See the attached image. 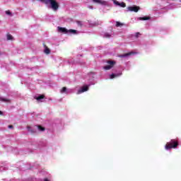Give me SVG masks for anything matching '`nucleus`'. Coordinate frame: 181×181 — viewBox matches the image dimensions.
<instances>
[{"instance_id": "5", "label": "nucleus", "mask_w": 181, "mask_h": 181, "mask_svg": "<svg viewBox=\"0 0 181 181\" xmlns=\"http://www.w3.org/2000/svg\"><path fill=\"white\" fill-rule=\"evenodd\" d=\"M94 4L102 5L103 6H110V1L103 0H92Z\"/></svg>"}, {"instance_id": "26", "label": "nucleus", "mask_w": 181, "mask_h": 181, "mask_svg": "<svg viewBox=\"0 0 181 181\" xmlns=\"http://www.w3.org/2000/svg\"><path fill=\"white\" fill-rule=\"evenodd\" d=\"M44 181H50V180L49 179H47V178H45Z\"/></svg>"}, {"instance_id": "18", "label": "nucleus", "mask_w": 181, "mask_h": 181, "mask_svg": "<svg viewBox=\"0 0 181 181\" xmlns=\"http://www.w3.org/2000/svg\"><path fill=\"white\" fill-rule=\"evenodd\" d=\"M0 101H3L4 103H9V100L4 98H0Z\"/></svg>"}, {"instance_id": "14", "label": "nucleus", "mask_w": 181, "mask_h": 181, "mask_svg": "<svg viewBox=\"0 0 181 181\" xmlns=\"http://www.w3.org/2000/svg\"><path fill=\"white\" fill-rule=\"evenodd\" d=\"M44 52L45 53V54H50V49L47 47H45Z\"/></svg>"}, {"instance_id": "27", "label": "nucleus", "mask_w": 181, "mask_h": 181, "mask_svg": "<svg viewBox=\"0 0 181 181\" xmlns=\"http://www.w3.org/2000/svg\"><path fill=\"white\" fill-rule=\"evenodd\" d=\"M139 35V33H136V37H138V35Z\"/></svg>"}, {"instance_id": "16", "label": "nucleus", "mask_w": 181, "mask_h": 181, "mask_svg": "<svg viewBox=\"0 0 181 181\" xmlns=\"http://www.w3.org/2000/svg\"><path fill=\"white\" fill-rule=\"evenodd\" d=\"M111 37V35L108 33H105L104 35H103V37H106V38H110Z\"/></svg>"}, {"instance_id": "22", "label": "nucleus", "mask_w": 181, "mask_h": 181, "mask_svg": "<svg viewBox=\"0 0 181 181\" xmlns=\"http://www.w3.org/2000/svg\"><path fill=\"white\" fill-rule=\"evenodd\" d=\"M77 25H78V26L81 27V26H83V22L82 21H77Z\"/></svg>"}, {"instance_id": "11", "label": "nucleus", "mask_w": 181, "mask_h": 181, "mask_svg": "<svg viewBox=\"0 0 181 181\" xmlns=\"http://www.w3.org/2000/svg\"><path fill=\"white\" fill-rule=\"evenodd\" d=\"M35 129H37L38 131H40V132H43V131H45V127L38 125L35 126Z\"/></svg>"}, {"instance_id": "13", "label": "nucleus", "mask_w": 181, "mask_h": 181, "mask_svg": "<svg viewBox=\"0 0 181 181\" xmlns=\"http://www.w3.org/2000/svg\"><path fill=\"white\" fill-rule=\"evenodd\" d=\"M150 19H151V18H149L148 16L140 17L139 18V21H149Z\"/></svg>"}, {"instance_id": "24", "label": "nucleus", "mask_w": 181, "mask_h": 181, "mask_svg": "<svg viewBox=\"0 0 181 181\" xmlns=\"http://www.w3.org/2000/svg\"><path fill=\"white\" fill-rule=\"evenodd\" d=\"M88 9H93V6H88Z\"/></svg>"}, {"instance_id": "19", "label": "nucleus", "mask_w": 181, "mask_h": 181, "mask_svg": "<svg viewBox=\"0 0 181 181\" xmlns=\"http://www.w3.org/2000/svg\"><path fill=\"white\" fill-rule=\"evenodd\" d=\"M6 15H8V16H12V13L11 12V11L8 10L6 11Z\"/></svg>"}, {"instance_id": "15", "label": "nucleus", "mask_w": 181, "mask_h": 181, "mask_svg": "<svg viewBox=\"0 0 181 181\" xmlns=\"http://www.w3.org/2000/svg\"><path fill=\"white\" fill-rule=\"evenodd\" d=\"M27 129H28V132H31V134H35V132H36L35 131H33L32 129V127H28Z\"/></svg>"}, {"instance_id": "9", "label": "nucleus", "mask_w": 181, "mask_h": 181, "mask_svg": "<svg viewBox=\"0 0 181 181\" xmlns=\"http://www.w3.org/2000/svg\"><path fill=\"white\" fill-rule=\"evenodd\" d=\"M35 100H37V101H40V103H42L43 98H45V95H39L37 96H35L34 98Z\"/></svg>"}, {"instance_id": "28", "label": "nucleus", "mask_w": 181, "mask_h": 181, "mask_svg": "<svg viewBox=\"0 0 181 181\" xmlns=\"http://www.w3.org/2000/svg\"><path fill=\"white\" fill-rule=\"evenodd\" d=\"M0 115H3L2 111H0Z\"/></svg>"}, {"instance_id": "7", "label": "nucleus", "mask_w": 181, "mask_h": 181, "mask_svg": "<svg viewBox=\"0 0 181 181\" xmlns=\"http://www.w3.org/2000/svg\"><path fill=\"white\" fill-rule=\"evenodd\" d=\"M88 87H90V85L83 86L81 89L78 90L76 94H81L83 93H86V91H88Z\"/></svg>"}, {"instance_id": "2", "label": "nucleus", "mask_w": 181, "mask_h": 181, "mask_svg": "<svg viewBox=\"0 0 181 181\" xmlns=\"http://www.w3.org/2000/svg\"><path fill=\"white\" fill-rule=\"evenodd\" d=\"M58 31L61 33H66L67 35H78L79 32L76 30H67L66 28L58 27Z\"/></svg>"}, {"instance_id": "12", "label": "nucleus", "mask_w": 181, "mask_h": 181, "mask_svg": "<svg viewBox=\"0 0 181 181\" xmlns=\"http://www.w3.org/2000/svg\"><path fill=\"white\" fill-rule=\"evenodd\" d=\"M132 54V52L124 54H120L119 55V57H128V56H131Z\"/></svg>"}, {"instance_id": "17", "label": "nucleus", "mask_w": 181, "mask_h": 181, "mask_svg": "<svg viewBox=\"0 0 181 181\" xmlns=\"http://www.w3.org/2000/svg\"><path fill=\"white\" fill-rule=\"evenodd\" d=\"M7 40H13V37L11 34L7 35Z\"/></svg>"}, {"instance_id": "1", "label": "nucleus", "mask_w": 181, "mask_h": 181, "mask_svg": "<svg viewBox=\"0 0 181 181\" xmlns=\"http://www.w3.org/2000/svg\"><path fill=\"white\" fill-rule=\"evenodd\" d=\"M40 2H43L48 6V8H50L52 9V11H57L59 9V3L56 0H37Z\"/></svg>"}, {"instance_id": "8", "label": "nucleus", "mask_w": 181, "mask_h": 181, "mask_svg": "<svg viewBox=\"0 0 181 181\" xmlns=\"http://www.w3.org/2000/svg\"><path fill=\"white\" fill-rule=\"evenodd\" d=\"M127 9L130 12H138V11H139L140 8H139V6H132L127 7Z\"/></svg>"}, {"instance_id": "6", "label": "nucleus", "mask_w": 181, "mask_h": 181, "mask_svg": "<svg viewBox=\"0 0 181 181\" xmlns=\"http://www.w3.org/2000/svg\"><path fill=\"white\" fill-rule=\"evenodd\" d=\"M60 93H61V94H66L67 95L69 94H71V93H74V89H71V88H67L66 87H63L60 90Z\"/></svg>"}, {"instance_id": "20", "label": "nucleus", "mask_w": 181, "mask_h": 181, "mask_svg": "<svg viewBox=\"0 0 181 181\" xmlns=\"http://www.w3.org/2000/svg\"><path fill=\"white\" fill-rule=\"evenodd\" d=\"M119 6H120L121 8H125L126 6L125 3L124 2L119 3Z\"/></svg>"}, {"instance_id": "25", "label": "nucleus", "mask_w": 181, "mask_h": 181, "mask_svg": "<svg viewBox=\"0 0 181 181\" xmlns=\"http://www.w3.org/2000/svg\"><path fill=\"white\" fill-rule=\"evenodd\" d=\"M8 128H9L10 129H12V128H13V125H8Z\"/></svg>"}, {"instance_id": "23", "label": "nucleus", "mask_w": 181, "mask_h": 181, "mask_svg": "<svg viewBox=\"0 0 181 181\" xmlns=\"http://www.w3.org/2000/svg\"><path fill=\"white\" fill-rule=\"evenodd\" d=\"M121 25H122V24H121V23H119V22H116V26H117V28L121 26Z\"/></svg>"}, {"instance_id": "4", "label": "nucleus", "mask_w": 181, "mask_h": 181, "mask_svg": "<svg viewBox=\"0 0 181 181\" xmlns=\"http://www.w3.org/2000/svg\"><path fill=\"white\" fill-rule=\"evenodd\" d=\"M107 65L103 67L104 70H111L117 64V62L115 61L108 60L107 61Z\"/></svg>"}, {"instance_id": "21", "label": "nucleus", "mask_w": 181, "mask_h": 181, "mask_svg": "<svg viewBox=\"0 0 181 181\" xmlns=\"http://www.w3.org/2000/svg\"><path fill=\"white\" fill-rule=\"evenodd\" d=\"M113 3L115 4V5H116V6H119V3L118 2V1L113 0Z\"/></svg>"}, {"instance_id": "29", "label": "nucleus", "mask_w": 181, "mask_h": 181, "mask_svg": "<svg viewBox=\"0 0 181 181\" xmlns=\"http://www.w3.org/2000/svg\"><path fill=\"white\" fill-rule=\"evenodd\" d=\"M180 2H181V0H180Z\"/></svg>"}, {"instance_id": "10", "label": "nucleus", "mask_w": 181, "mask_h": 181, "mask_svg": "<svg viewBox=\"0 0 181 181\" xmlns=\"http://www.w3.org/2000/svg\"><path fill=\"white\" fill-rule=\"evenodd\" d=\"M122 73H119V74H112L111 75H110V78L112 79V78H117V77H119V76H122Z\"/></svg>"}, {"instance_id": "3", "label": "nucleus", "mask_w": 181, "mask_h": 181, "mask_svg": "<svg viewBox=\"0 0 181 181\" xmlns=\"http://www.w3.org/2000/svg\"><path fill=\"white\" fill-rule=\"evenodd\" d=\"M179 145V143L177 141H175V139H172L170 142H168L165 146V148L166 151H169V149L172 148H177V146Z\"/></svg>"}]
</instances>
